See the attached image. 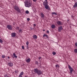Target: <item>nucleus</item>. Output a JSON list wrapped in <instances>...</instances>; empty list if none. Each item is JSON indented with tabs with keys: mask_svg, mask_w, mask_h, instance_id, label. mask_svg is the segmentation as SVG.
Returning <instances> with one entry per match:
<instances>
[{
	"mask_svg": "<svg viewBox=\"0 0 77 77\" xmlns=\"http://www.w3.org/2000/svg\"><path fill=\"white\" fill-rule=\"evenodd\" d=\"M8 65L9 66H13V63H8Z\"/></svg>",
	"mask_w": 77,
	"mask_h": 77,
	"instance_id": "nucleus-9",
	"label": "nucleus"
},
{
	"mask_svg": "<svg viewBox=\"0 0 77 77\" xmlns=\"http://www.w3.org/2000/svg\"><path fill=\"white\" fill-rule=\"evenodd\" d=\"M7 27L8 30H12V27L11 25H8L7 26Z\"/></svg>",
	"mask_w": 77,
	"mask_h": 77,
	"instance_id": "nucleus-5",
	"label": "nucleus"
},
{
	"mask_svg": "<svg viewBox=\"0 0 77 77\" xmlns=\"http://www.w3.org/2000/svg\"><path fill=\"white\" fill-rule=\"evenodd\" d=\"M29 43V42H28V41H27V42H26V44L27 45H28V44Z\"/></svg>",
	"mask_w": 77,
	"mask_h": 77,
	"instance_id": "nucleus-26",
	"label": "nucleus"
},
{
	"mask_svg": "<svg viewBox=\"0 0 77 77\" xmlns=\"http://www.w3.org/2000/svg\"><path fill=\"white\" fill-rule=\"evenodd\" d=\"M26 14H29V11H26Z\"/></svg>",
	"mask_w": 77,
	"mask_h": 77,
	"instance_id": "nucleus-23",
	"label": "nucleus"
},
{
	"mask_svg": "<svg viewBox=\"0 0 77 77\" xmlns=\"http://www.w3.org/2000/svg\"><path fill=\"white\" fill-rule=\"evenodd\" d=\"M32 37L34 39H36L38 38V37H37V36L36 35H34L32 36Z\"/></svg>",
	"mask_w": 77,
	"mask_h": 77,
	"instance_id": "nucleus-12",
	"label": "nucleus"
},
{
	"mask_svg": "<svg viewBox=\"0 0 77 77\" xmlns=\"http://www.w3.org/2000/svg\"><path fill=\"white\" fill-rule=\"evenodd\" d=\"M13 54L14 57H15V58H17V56H16V54H15V53H13Z\"/></svg>",
	"mask_w": 77,
	"mask_h": 77,
	"instance_id": "nucleus-17",
	"label": "nucleus"
},
{
	"mask_svg": "<svg viewBox=\"0 0 77 77\" xmlns=\"http://www.w3.org/2000/svg\"><path fill=\"white\" fill-rule=\"evenodd\" d=\"M43 5L45 6V8L46 9H48V2L45 1L43 2Z\"/></svg>",
	"mask_w": 77,
	"mask_h": 77,
	"instance_id": "nucleus-3",
	"label": "nucleus"
},
{
	"mask_svg": "<svg viewBox=\"0 0 77 77\" xmlns=\"http://www.w3.org/2000/svg\"><path fill=\"white\" fill-rule=\"evenodd\" d=\"M46 37L47 38H48V35H47Z\"/></svg>",
	"mask_w": 77,
	"mask_h": 77,
	"instance_id": "nucleus-38",
	"label": "nucleus"
},
{
	"mask_svg": "<svg viewBox=\"0 0 77 77\" xmlns=\"http://www.w3.org/2000/svg\"><path fill=\"white\" fill-rule=\"evenodd\" d=\"M55 66H56V67H57V66H58V65H56Z\"/></svg>",
	"mask_w": 77,
	"mask_h": 77,
	"instance_id": "nucleus-39",
	"label": "nucleus"
},
{
	"mask_svg": "<svg viewBox=\"0 0 77 77\" xmlns=\"http://www.w3.org/2000/svg\"><path fill=\"white\" fill-rule=\"evenodd\" d=\"M57 24H58V25H59V26H61L62 24V22L60 21H57Z\"/></svg>",
	"mask_w": 77,
	"mask_h": 77,
	"instance_id": "nucleus-8",
	"label": "nucleus"
},
{
	"mask_svg": "<svg viewBox=\"0 0 77 77\" xmlns=\"http://www.w3.org/2000/svg\"><path fill=\"white\" fill-rule=\"evenodd\" d=\"M47 35L45 34V36L46 37H47Z\"/></svg>",
	"mask_w": 77,
	"mask_h": 77,
	"instance_id": "nucleus-36",
	"label": "nucleus"
},
{
	"mask_svg": "<svg viewBox=\"0 0 77 77\" xmlns=\"http://www.w3.org/2000/svg\"><path fill=\"white\" fill-rule=\"evenodd\" d=\"M4 77H10L9 76H8V75H4Z\"/></svg>",
	"mask_w": 77,
	"mask_h": 77,
	"instance_id": "nucleus-19",
	"label": "nucleus"
},
{
	"mask_svg": "<svg viewBox=\"0 0 77 77\" xmlns=\"http://www.w3.org/2000/svg\"><path fill=\"white\" fill-rule=\"evenodd\" d=\"M27 21H30V18H27Z\"/></svg>",
	"mask_w": 77,
	"mask_h": 77,
	"instance_id": "nucleus-32",
	"label": "nucleus"
},
{
	"mask_svg": "<svg viewBox=\"0 0 77 77\" xmlns=\"http://www.w3.org/2000/svg\"><path fill=\"white\" fill-rule=\"evenodd\" d=\"M40 17H41V18H44V14H43V13H40Z\"/></svg>",
	"mask_w": 77,
	"mask_h": 77,
	"instance_id": "nucleus-10",
	"label": "nucleus"
},
{
	"mask_svg": "<svg viewBox=\"0 0 77 77\" xmlns=\"http://www.w3.org/2000/svg\"><path fill=\"white\" fill-rule=\"evenodd\" d=\"M41 59V57H39L38 58V59H39V60H40V59Z\"/></svg>",
	"mask_w": 77,
	"mask_h": 77,
	"instance_id": "nucleus-35",
	"label": "nucleus"
},
{
	"mask_svg": "<svg viewBox=\"0 0 77 77\" xmlns=\"http://www.w3.org/2000/svg\"><path fill=\"white\" fill-rule=\"evenodd\" d=\"M35 64H36V65H38V64L39 63H38V61H35Z\"/></svg>",
	"mask_w": 77,
	"mask_h": 77,
	"instance_id": "nucleus-24",
	"label": "nucleus"
},
{
	"mask_svg": "<svg viewBox=\"0 0 77 77\" xmlns=\"http://www.w3.org/2000/svg\"><path fill=\"white\" fill-rule=\"evenodd\" d=\"M45 0V2H47V0Z\"/></svg>",
	"mask_w": 77,
	"mask_h": 77,
	"instance_id": "nucleus-43",
	"label": "nucleus"
},
{
	"mask_svg": "<svg viewBox=\"0 0 77 77\" xmlns=\"http://www.w3.org/2000/svg\"><path fill=\"white\" fill-rule=\"evenodd\" d=\"M75 45L76 47H77V42H76L75 43Z\"/></svg>",
	"mask_w": 77,
	"mask_h": 77,
	"instance_id": "nucleus-30",
	"label": "nucleus"
},
{
	"mask_svg": "<svg viewBox=\"0 0 77 77\" xmlns=\"http://www.w3.org/2000/svg\"><path fill=\"white\" fill-rule=\"evenodd\" d=\"M43 31H45V29H43Z\"/></svg>",
	"mask_w": 77,
	"mask_h": 77,
	"instance_id": "nucleus-44",
	"label": "nucleus"
},
{
	"mask_svg": "<svg viewBox=\"0 0 77 77\" xmlns=\"http://www.w3.org/2000/svg\"><path fill=\"white\" fill-rule=\"evenodd\" d=\"M51 14L54 15H57V14H56L55 12H52L51 13Z\"/></svg>",
	"mask_w": 77,
	"mask_h": 77,
	"instance_id": "nucleus-18",
	"label": "nucleus"
},
{
	"mask_svg": "<svg viewBox=\"0 0 77 77\" xmlns=\"http://www.w3.org/2000/svg\"><path fill=\"white\" fill-rule=\"evenodd\" d=\"M0 43H3V40L1 39H0Z\"/></svg>",
	"mask_w": 77,
	"mask_h": 77,
	"instance_id": "nucleus-25",
	"label": "nucleus"
},
{
	"mask_svg": "<svg viewBox=\"0 0 77 77\" xmlns=\"http://www.w3.org/2000/svg\"><path fill=\"white\" fill-rule=\"evenodd\" d=\"M77 2H76L75 3V5L73 6V8H77Z\"/></svg>",
	"mask_w": 77,
	"mask_h": 77,
	"instance_id": "nucleus-13",
	"label": "nucleus"
},
{
	"mask_svg": "<svg viewBox=\"0 0 77 77\" xmlns=\"http://www.w3.org/2000/svg\"><path fill=\"white\" fill-rule=\"evenodd\" d=\"M25 6L26 7H27V8H29V7H30L31 6V5H32L31 1H25Z\"/></svg>",
	"mask_w": 77,
	"mask_h": 77,
	"instance_id": "nucleus-1",
	"label": "nucleus"
},
{
	"mask_svg": "<svg viewBox=\"0 0 77 77\" xmlns=\"http://www.w3.org/2000/svg\"><path fill=\"white\" fill-rule=\"evenodd\" d=\"M22 49H24V47L23 46H22Z\"/></svg>",
	"mask_w": 77,
	"mask_h": 77,
	"instance_id": "nucleus-28",
	"label": "nucleus"
},
{
	"mask_svg": "<svg viewBox=\"0 0 77 77\" xmlns=\"http://www.w3.org/2000/svg\"><path fill=\"white\" fill-rule=\"evenodd\" d=\"M51 27L52 29H54L55 28V25H52Z\"/></svg>",
	"mask_w": 77,
	"mask_h": 77,
	"instance_id": "nucleus-16",
	"label": "nucleus"
},
{
	"mask_svg": "<svg viewBox=\"0 0 77 77\" xmlns=\"http://www.w3.org/2000/svg\"><path fill=\"white\" fill-rule=\"evenodd\" d=\"M33 26H34V27H35V26H36V24H33Z\"/></svg>",
	"mask_w": 77,
	"mask_h": 77,
	"instance_id": "nucleus-34",
	"label": "nucleus"
},
{
	"mask_svg": "<svg viewBox=\"0 0 77 77\" xmlns=\"http://www.w3.org/2000/svg\"><path fill=\"white\" fill-rule=\"evenodd\" d=\"M2 58H5V55H2Z\"/></svg>",
	"mask_w": 77,
	"mask_h": 77,
	"instance_id": "nucleus-27",
	"label": "nucleus"
},
{
	"mask_svg": "<svg viewBox=\"0 0 77 77\" xmlns=\"http://www.w3.org/2000/svg\"><path fill=\"white\" fill-rule=\"evenodd\" d=\"M8 59H9V58H10V57H8Z\"/></svg>",
	"mask_w": 77,
	"mask_h": 77,
	"instance_id": "nucleus-41",
	"label": "nucleus"
},
{
	"mask_svg": "<svg viewBox=\"0 0 77 77\" xmlns=\"http://www.w3.org/2000/svg\"><path fill=\"white\" fill-rule=\"evenodd\" d=\"M14 10L17 11L18 13H21V10L19 9V8L17 6H15L14 8Z\"/></svg>",
	"mask_w": 77,
	"mask_h": 77,
	"instance_id": "nucleus-4",
	"label": "nucleus"
},
{
	"mask_svg": "<svg viewBox=\"0 0 77 77\" xmlns=\"http://www.w3.org/2000/svg\"><path fill=\"white\" fill-rule=\"evenodd\" d=\"M24 74V73L23 72H22L20 74V75L19 76V77H20L21 76H22V75H23Z\"/></svg>",
	"mask_w": 77,
	"mask_h": 77,
	"instance_id": "nucleus-15",
	"label": "nucleus"
},
{
	"mask_svg": "<svg viewBox=\"0 0 77 77\" xmlns=\"http://www.w3.org/2000/svg\"><path fill=\"white\" fill-rule=\"evenodd\" d=\"M32 1L34 2H36L37 1L36 0H32Z\"/></svg>",
	"mask_w": 77,
	"mask_h": 77,
	"instance_id": "nucleus-31",
	"label": "nucleus"
},
{
	"mask_svg": "<svg viewBox=\"0 0 77 77\" xmlns=\"http://www.w3.org/2000/svg\"><path fill=\"white\" fill-rule=\"evenodd\" d=\"M30 61V59L29 58L28 59H27L26 60V62H27V63H29V62Z\"/></svg>",
	"mask_w": 77,
	"mask_h": 77,
	"instance_id": "nucleus-14",
	"label": "nucleus"
},
{
	"mask_svg": "<svg viewBox=\"0 0 77 77\" xmlns=\"http://www.w3.org/2000/svg\"><path fill=\"white\" fill-rule=\"evenodd\" d=\"M16 29H17V30H19V27H17Z\"/></svg>",
	"mask_w": 77,
	"mask_h": 77,
	"instance_id": "nucleus-33",
	"label": "nucleus"
},
{
	"mask_svg": "<svg viewBox=\"0 0 77 77\" xmlns=\"http://www.w3.org/2000/svg\"><path fill=\"white\" fill-rule=\"evenodd\" d=\"M52 54L53 55H55V54H56V53L55 52H52Z\"/></svg>",
	"mask_w": 77,
	"mask_h": 77,
	"instance_id": "nucleus-22",
	"label": "nucleus"
},
{
	"mask_svg": "<svg viewBox=\"0 0 77 77\" xmlns=\"http://www.w3.org/2000/svg\"><path fill=\"white\" fill-rule=\"evenodd\" d=\"M47 33H49V31H47Z\"/></svg>",
	"mask_w": 77,
	"mask_h": 77,
	"instance_id": "nucleus-37",
	"label": "nucleus"
},
{
	"mask_svg": "<svg viewBox=\"0 0 77 77\" xmlns=\"http://www.w3.org/2000/svg\"><path fill=\"white\" fill-rule=\"evenodd\" d=\"M11 36L12 37H15L16 36V34L15 33H13L11 34Z\"/></svg>",
	"mask_w": 77,
	"mask_h": 77,
	"instance_id": "nucleus-11",
	"label": "nucleus"
},
{
	"mask_svg": "<svg viewBox=\"0 0 77 77\" xmlns=\"http://www.w3.org/2000/svg\"><path fill=\"white\" fill-rule=\"evenodd\" d=\"M27 47H28V45L27 46Z\"/></svg>",
	"mask_w": 77,
	"mask_h": 77,
	"instance_id": "nucleus-45",
	"label": "nucleus"
},
{
	"mask_svg": "<svg viewBox=\"0 0 77 77\" xmlns=\"http://www.w3.org/2000/svg\"><path fill=\"white\" fill-rule=\"evenodd\" d=\"M63 29V28L62 26H60L58 27V30L59 32H60Z\"/></svg>",
	"mask_w": 77,
	"mask_h": 77,
	"instance_id": "nucleus-7",
	"label": "nucleus"
},
{
	"mask_svg": "<svg viewBox=\"0 0 77 77\" xmlns=\"http://www.w3.org/2000/svg\"><path fill=\"white\" fill-rule=\"evenodd\" d=\"M22 31H23V30H22V29H20L19 31V33H22Z\"/></svg>",
	"mask_w": 77,
	"mask_h": 77,
	"instance_id": "nucleus-21",
	"label": "nucleus"
},
{
	"mask_svg": "<svg viewBox=\"0 0 77 77\" xmlns=\"http://www.w3.org/2000/svg\"><path fill=\"white\" fill-rule=\"evenodd\" d=\"M43 37L44 38L45 37V34L43 35Z\"/></svg>",
	"mask_w": 77,
	"mask_h": 77,
	"instance_id": "nucleus-42",
	"label": "nucleus"
},
{
	"mask_svg": "<svg viewBox=\"0 0 77 77\" xmlns=\"http://www.w3.org/2000/svg\"><path fill=\"white\" fill-rule=\"evenodd\" d=\"M57 67L59 68L60 67L59 66V65H58V66H57Z\"/></svg>",
	"mask_w": 77,
	"mask_h": 77,
	"instance_id": "nucleus-40",
	"label": "nucleus"
},
{
	"mask_svg": "<svg viewBox=\"0 0 77 77\" xmlns=\"http://www.w3.org/2000/svg\"><path fill=\"white\" fill-rule=\"evenodd\" d=\"M68 66L69 69L70 70V73L71 74H72V71H73V69H72V67H71V66L69 65H68Z\"/></svg>",
	"mask_w": 77,
	"mask_h": 77,
	"instance_id": "nucleus-6",
	"label": "nucleus"
},
{
	"mask_svg": "<svg viewBox=\"0 0 77 77\" xmlns=\"http://www.w3.org/2000/svg\"><path fill=\"white\" fill-rule=\"evenodd\" d=\"M71 17H72V18H74V16L73 15H72L71 16Z\"/></svg>",
	"mask_w": 77,
	"mask_h": 77,
	"instance_id": "nucleus-29",
	"label": "nucleus"
},
{
	"mask_svg": "<svg viewBox=\"0 0 77 77\" xmlns=\"http://www.w3.org/2000/svg\"><path fill=\"white\" fill-rule=\"evenodd\" d=\"M34 72L35 73L37 74L38 75H41V74H42V72H41V70H38L37 68L34 69Z\"/></svg>",
	"mask_w": 77,
	"mask_h": 77,
	"instance_id": "nucleus-2",
	"label": "nucleus"
},
{
	"mask_svg": "<svg viewBox=\"0 0 77 77\" xmlns=\"http://www.w3.org/2000/svg\"><path fill=\"white\" fill-rule=\"evenodd\" d=\"M74 52L75 53H77V49H75L74 50Z\"/></svg>",
	"mask_w": 77,
	"mask_h": 77,
	"instance_id": "nucleus-20",
	"label": "nucleus"
}]
</instances>
